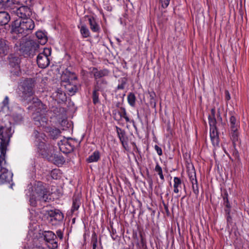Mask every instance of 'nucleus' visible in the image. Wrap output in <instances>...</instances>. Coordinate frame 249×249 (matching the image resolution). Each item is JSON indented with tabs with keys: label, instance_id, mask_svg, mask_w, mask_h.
<instances>
[{
	"label": "nucleus",
	"instance_id": "obj_22",
	"mask_svg": "<svg viewBox=\"0 0 249 249\" xmlns=\"http://www.w3.org/2000/svg\"><path fill=\"white\" fill-rule=\"evenodd\" d=\"M182 181L181 179L178 177H174V192L176 194H178L180 189L181 188Z\"/></svg>",
	"mask_w": 249,
	"mask_h": 249
},
{
	"label": "nucleus",
	"instance_id": "obj_37",
	"mask_svg": "<svg viewBox=\"0 0 249 249\" xmlns=\"http://www.w3.org/2000/svg\"><path fill=\"white\" fill-rule=\"evenodd\" d=\"M192 187L194 191V192L197 194L198 193V186L197 184V180L195 178V179H193L192 181Z\"/></svg>",
	"mask_w": 249,
	"mask_h": 249
},
{
	"label": "nucleus",
	"instance_id": "obj_36",
	"mask_svg": "<svg viewBox=\"0 0 249 249\" xmlns=\"http://www.w3.org/2000/svg\"><path fill=\"white\" fill-rule=\"evenodd\" d=\"M209 119V124L210 125V128H213V127H216V121L215 119V117L211 118L208 117Z\"/></svg>",
	"mask_w": 249,
	"mask_h": 249
},
{
	"label": "nucleus",
	"instance_id": "obj_14",
	"mask_svg": "<svg viewBox=\"0 0 249 249\" xmlns=\"http://www.w3.org/2000/svg\"><path fill=\"white\" fill-rule=\"evenodd\" d=\"M210 136L213 145L214 146H218L219 144V137L216 127L210 128Z\"/></svg>",
	"mask_w": 249,
	"mask_h": 249
},
{
	"label": "nucleus",
	"instance_id": "obj_44",
	"mask_svg": "<svg viewBox=\"0 0 249 249\" xmlns=\"http://www.w3.org/2000/svg\"><path fill=\"white\" fill-rule=\"evenodd\" d=\"M10 0H0V6H6L7 7V4Z\"/></svg>",
	"mask_w": 249,
	"mask_h": 249
},
{
	"label": "nucleus",
	"instance_id": "obj_41",
	"mask_svg": "<svg viewBox=\"0 0 249 249\" xmlns=\"http://www.w3.org/2000/svg\"><path fill=\"white\" fill-rule=\"evenodd\" d=\"M223 200H224V204L225 206L228 208H230L231 207L230 204L229 203L228 198V194H226L225 196L223 197Z\"/></svg>",
	"mask_w": 249,
	"mask_h": 249
},
{
	"label": "nucleus",
	"instance_id": "obj_12",
	"mask_svg": "<svg viewBox=\"0 0 249 249\" xmlns=\"http://www.w3.org/2000/svg\"><path fill=\"white\" fill-rule=\"evenodd\" d=\"M59 149L63 153H67L73 150V146L70 143L68 140L64 139L58 142Z\"/></svg>",
	"mask_w": 249,
	"mask_h": 249
},
{
	"label": "nucleus",
	"instance_id": "obj_23",
	"mask_svg": "<svg viewBox=\"0 0 249 249\" xmlns=\"http://www.w3.org/2000/svg\"><path fill=\"white\" fill-rule=\"evenodd\" d=\"M78 27L83 37L87 38L90 36L89 31L86 25L82 24L81 26H78Z\"/></svg>",
	"mask_w": 249,
	"mask_h": 249
},
{
	"label": "nucleus",
	"instance_id": "obj_55",
	"mask_svg": "<svg viewBox=\"0 0 249 249\" xmlns=\"http://www.w3.org/2000/svg\"><path fill=\"white\" fill-rule=\"evenodd\" d=\"M73 80H76L77 79V77L76 76L73 77Z\"/></svg>",
	"mask_w": 249,
	"mask_h": 249
},
{
	"label": "nucleus",
	"instance_id": "obj_5",
	"mask_svg": "<svg viewBox=\"0 0 249 249\" xmlns=\"http://www.w3.org/2000/svg\"><path fill=\"white\" fill-rule=\"evenodd\" d=\"M32 137L35 140V144L37 147L40 154L46 157L51 156L52 150L49 149L45 144L46 136L44 133L34 130Z\"/></svg>",
	"mask_w": 249,
	"mask_h": 249
},
{
	"label": "nucleus",
	"instance_id": "obj_42",
	"mask_svg": "<svg viewBox=\"0 0 249 249\" xmlns=\"http://www.w3.org/2000/svg\"><path fill=\"white\" fill-rule=\"evenodd\" d=\"M59 171L57 169L53 170L51 172V176L53 179H57L58 178L57 175Z\"/></svg>",
	"mask_w": 249,
	"mask_h": 249
},
{
	"label": "nucleus",
	"instance_id": "obj_39",
	"mask_svg": "<svg viewBox=\"0 0 249 249\" xmlns=\"http://www.w3.org/2000/svg\"><path fill=\"white\" fill-rule=\"evenodd\" d=\"M118 114L120 116V118H124L127 116L126 110L124 107H121L120 111L118 112Z\"/></svg>",
	"mask_w": 249,
	"mask_h": 249
},
{
	"label": "nucleus",
	"instance_id": "obj_43",
	"mask_svg": "<svg viewBox=\"0 0 249 249\" xmlns=\"http://www.w3.org/2000/svg\"><path fill=\"white\" fill-rule=\"evenodd\" d=\"M155 150L156 151L157 154L159 155V156H160L162 155V150L161 149L160 147L159 146H158L157 145H155Z\"/></svg>",
	"mask_w": 249,
	"mask_h": 249
},
{
	"label": "nucleus",
	"instance_id": "obj_9",
	"mask_svg": "<svg viewBox=\"0 0 249 249\" xmlns=\"http://www.w3.org/2000/svg\"><path fill=\"white\" fill-rule=\"evenodd\" d=\"M48 216V220L53 225H57L64 218L63 213L58 209L49 211Z\"/></svg>",
	"mask_w": 249,
	"mask_h": 249
},
{
	"label": "nucleus",
	"instance_id": "obj_32",
	"mask_svg": "<svg viewBox=\"0 0 249 249\" xmlns=\"http://www.w3.org/2000/svg\"><path fill=\"white\" fill-rule=\"evenodd\" d=\"M80 205V199L78 198H74L73 199L72 205L71 208V211L74 212L75 211L78 210Z\"/></svg>",
	"mask_w": 249,
	"mask_h": 249
},
{
	"label": "nucleus",
	"instance_id": "obj_48",
	"mask_svg": "<svg viewBox=\"0 0 249 249\" xmlns=\"http://www.w3.org/2000/svg\"><path fill=\"white\" fill-rule=\"evenodd\" d=\"M225 98L227 100H229L231 99L230 93L227 90L225 91Z\"/></svg>",
	"mask_w": 249,
	"mask_h": 249
},
{
	"label": "nucleus",
	"instance_id": "obj_46",
	"mask_svg": "<svg viewBox=\"0 0 249 249\" xmlns=\"http://www.w3.org/2000/svg\"><path fill=\"white\" fill-rule=\"evenodd\" d=\"M226 211V213L227 214V220L228 222H230V220H231V217L230 215V210H225Z\"/></svg>",
	"mask_w": 249,
	"mask_h": 249
},
{
	"label": "nucleus",
	"instance_id": "obj_21",
	"mask_svg": "<svg viewBox=\"0 0 249 249\" xmlns=\"http://www.w3.org/2000/svg\"><path fill=\"white\" fill-rule=\"evenodd\" d=\"M239 130L231 129L230 130V135L234 146L239 140Z\"/></svg>",
	"mask_w": 249,
	"mask_h": 249
},
{
	"label": "nucleus",
	"instance_id": "obj_1",
	"mask_svg": "<svg viewBox=\"0 0 249 249\" xmlns=\"http://www.w3.org/2000/svg\"><path fill=\"white\" fill-rule=\"evenodd\" d=\"M8 10L15 18L12 25V32L20 37L18 50L25 57H33L35 54L37 45L30 40L24 41V38L35 28L34 22L29 18L32 15V9L28 6H19L13 4L10 5ZM16 45L18 47L17 43Z\"/></svg>",
	"mask_w": 249,
	"mask_h": 249
},
{
	"label": "nucleus",
	"instance_id": "obj_15",
	"mask_svg": "<svg viewBox=\"0 0 249 249\" xmlns=\"http://www.w3.org/2000/svg\"><path fill=\"white\" fill-rule=\"evenodd\" d=\"M65 89L69 95H73L78 90V86L76 84H72L68 81L65 85Z\"/></svg>",
	"mask_w": 249,
	"mask_h": 249
},
{
	"label": "nucleus",
	"instance_id": "obj_53",
	"mask_svg": "<svg viewBox=\"0 0 249 249\" xmlns=\"http://www.w3.org/2000/svg\"><path fill=\"white\" fill-rule=\"evenodd\" d=\"M132 145H133V146H134V148H137V146H136V143H135V142H132Z\"/></svg>",
	"mask_w": 249,
	"mask_h": 249
},
{
	"label": "nucleus",
	"instance_id": "obj_19",
	"mask_svg": "<svg viewBox=\"0 0 249 249\" xmlns=\"http://www.w3.org/2000/svg\"><path fill=\"white\" fill-rule=\"evenodd\" d=\"M92 72L96 80L97 79L106 76L108 74V71L106 69L98 71L96 68H93Z\"/></svg>",
	"mask_w": 249,
	"mask_h": 249
},
{
	"label": "nucleus",
	"instance_id": "obj_13",
	"mask_svg": "<svg viewBox=\"0 0 249 249\" xmlns=\"http://www.w3.org/2000/svg\"><path fill=\"white\" fill-rule=\"evenodd\" d=\"M7 9L8 12H0V26L7 24L10 21L11 18L13 17L7 8Z\"/></svg>",
	"mask_w": 249,
	"mask_h": 249
},
{
	"label": "nucleus",
	"instance_id": "obj_35",
	"mask_svg": "<svg viewBox=\"0 0 249 249\" xmlns=\"http://www.w3.org/2000/svg\"><path fill=\"white\" fill-rule=\"evenodd\" d=\"M155 171L157 172H158V175H159L160 178L161 180H164V176H163V174H162V169H161V167L159 165V164L158 163L157 164V165H156V166L155 167Z\"/></svg>",
	"mask_w": 249,
	"mask_h": 249
},
{
	"label": "nucleus",
	"instance_id": "obj_49",
	"mask_svg": "<svg viewBox=\"0 0 249 249\" xmlns=\"http://www.w3.org/2000/svg\"><path fill=\"white\" fill-rule=\"evenodd\" d=\"M124 88V83H122L121 84H119L117 86V89H123Z\"/></svg>",
	"mask_w": 249,
	"mask_h": 249
},
{
	"label": "nucleus",
	"instance_id": "obj_59",
	"mask_svg": "<svg viewBox=\"0 0 249 249\" xmlns=\"http://www.w3.org/2000/svg\"><path fill=\"white\" fill-rule=\"evenodd\" d=\"M14 38H16V39H18V38H17V36H14Z\"/></svg>",
	"mask_w": 249,
	"mask_h": 249
},
{
	"label": "nucleus",
	"instance_id": "obj_18",
	"mask_svg": "<svg viewBox=\"0 0 249 249\" xmlns=\"http://www.w3.org/2000/svg\"><path fill=\"white\" fill-rule=\"evenodd\" d=\"M229 125L230 130H239L240 127L239 121L238 119L234 116H231L230 117Z\"/></svg>",
	"mask_w": 249,
	"mask_h": 249
},
{
	"label": "nucleus",
	"instance_id": "obj_38",
	"mask_svg": "<svg viewBox=\"0 0 249 249\" xmlns=\"http://www.w3.org/2000/svg\"><path fill=\"white\" fill-rule=\"evenodd\" d=\"M170 0H160V3L162 8H166L169 4Z\"/></svg>",
	"mask_w": 249,
	"mask_h": 249
},
{
	"label": "nucleus",
	"instance_id": "obj_10",
	"mask_svg": "<svg viewBox=\"0 0 249 249\" xmlns=\"http://www.w3.org/2000/svg\"><path fill=\"white\" fill-rule=\"evenodd\" d=\"M45 240L48 243V247L51 249H54L58 246L55 240L56 235L52 231H45L43 233Z\"/></svg>",
	"mask_w": 249,
	"mask_h": 249
},
{
	"label": "nucleus",
	"instance_id": "obj_51",
	"mask_svg": "<svg viewBox=\"0 0 249 249\" xmlns=\"http://www.w3.org/2000/svg\"><path fill=\"white\" fill-rule=\"evenodd\" d=\"M127 145V143L125 142H124V145H123V146L124 147V148L125 150H127V147H126Z\"/></svg>",
	"mask_w": 249,
	"mask_h": 249
},
{
	"label": "nucleus",
	"instance_id": "obj_45",
	"mask_svg": "<svg viewBox=\"0 0 249 249\" xmlns=\"http://www.w3.org/2000/svg\"><path fill=\"white\" fill-rule=\"evenodd\" d=\"M57 236L60 239H62L63 237V234L61 231L58 230L56 231Z\"/></svg>",
	"mask_w": 249,
	"mask_h": 249
},
{
	"label": "nucleus",
	"instance_id": "obj_33",
	"mask_svg": "<svg viewBox=\"0 0 249 249\" xmlns=\"http://www.w3.org/2000/svg\"><path fill=\"white\" fill-rule=\"evenodd\" d=\"M13 118L14 121L17 124H20L23 121V117L22 115L18 113H14L13 115Z\"/></svg>",
	"mask_w": 249,
	"mask_h": 249
},
{
	"label": "nucleus",
	"instance_id": "obj_34",
	"mask_svg": "<svg viewBox=\"0 0 249 249\" xmlns=\"http://www.w3.org/2000/svg\"><path fill=\"white\" fill-rule=\"evenodd\" d=\"M54 162L58 165H62L65 162V160L62 156H54Z\"/></svg>",
	"mask_w": 249,
	"mask_h": 249
},
{
	"label": "nucleus",
	"instance_id": "obj_7",
	"mask_svg": "<svg viewBox=\"0 0 249 249\" xmlns=\"http://www.w3.org/2000/svg\"><path fill=\"white\" fill-rule=\"evenodd\" d=\"M13 176V173L6 168L5 155H0V182L10 183Z\"/></svg>",
	"mask_w": 249,
	"mask_h": 249
},
{
	"label": "nucleus",
	"instance_id": "obj_24",
	"mask_svg": "<svg viewBox=\"0 0 249 249\" xmlns=\"http://www.w3.org/2000/svg\"><path fill=\"white\" fill-rule=\"evenodd\" d=\"M100 154L98 150H95L90 156L87 159V161L89 163L97 162L100 159Z\"/></svg>",
	"mask_w": 249,
	"mask_h": 249
},
{
	"label": "nucleus",
	"instance_id": "obj_57",
	"mask_svg": "<svg viewBox=\"0 0 249 249\" xmlns=\"http://www.w3.org/2000/svg\"><path fill=\"white\" fill-rule=\"evenodd\" d=\"M117 41H118V42H121L120 39H119V38H117Z\"/></svg>",
	"mask_w": 249,
	"mask_h": 249
},
{
	"label": "nucleus",
	"instance_id": "obj_52",
	"mask_svg": "<svg viewBox=\"0 0 249 249\" xmlns=\"http://www.w3.org/2000/svg\"><path fill=\"white\" fill-rule=\"evenodd\" d=\"M124 119H125V120L126 121V122H130V120L127 116L126 117H124Z\"/></svg>",
	"mask_w": 249,
	"mask_h": 249
},
{
	"label": "nucleus",
	"instance_id": "obj_8",
	"mask_svg": "<svg viewBox=\"0 0 249 249\" xmlns=\"http://www.w3.org/2000/svg\"><path fill=\"white\" fill-rule=\"evenodd\" d=\"M51 54V49L45 48L44 49L43 52L37 55L36 62L39 68L44 69L49 65Z\"/></svg>",
	"mask_w": 249,
	"mask_h": 249
},
{
	"label": "nucleus",
	"instance_id": "obj_28",
	"mask_svg": "<svg viewBox=\"0 0 249 249\" xmlns=\"http://www.w3.org/2000/svg\"><path fill=\"white\" fill-rule=\"evenodd\" d=\"M36 37L39 40L40 44H44L47 41V37L45 34L41 31L36 32Z\"/></svg>",
	"mask_w": 249,
	"mask_h": 249
},
{
	"label": "nucleus",
	"instance_id": "obj_11",
	"mask_svg": "<svg viewBox=\"0 0 249 249\" xmlns=\"http://www.w3.org/2000/svg\"><path fill=\"white\" fill-rule=\"evenodd\" d=\"M19 59L17 57L11 56L9 58V64L11 66L15 68L14 70L11 71V73L13 75L19 76L21 71L19 66Z\"/></svg>",
	"mask_w": 249,
	"mask_h": 249
},
{
	"label": "nucleus",
	"instance_id": "obj_27",
	"mask_svg": "<svg viewBox=\"0 0 249 249\" xmlns=\"http://www.w3.org/2000/svg\"><path fill=\"white\" fill-rule=\"evenodd\" d=\"M107 84V82L105 79H102L101 81L96 80L95 88H99V90H103L105 89Z\"/></svg>",
	"mask_w": 249,
	"mask_h": 249
},
{
	"label": "nucleus",
	"instance_id": "obj_4",
	"mask_svg": "<svg viewBox=\"0 0 249 249\" xmlns=\"http://www.w3.org/2000/svg\"><path fill=\"white\" fill-rule=\"evenodd\" d=\"M34 81L32 79H26L20 83L18 87V97L22 102L29 101L34 94Z\"/></svg>",
	"mask_w": 249,
	"mask_h": 249
},
{
	"label": "nucleus",
	"instance_id": "obj_40",
	"mask_svg": "<svg viewBox=\"0 0 249 249\" xmlns=\"http://www.w3.org/2000/svg\"><path fill=\"white\" fill-rule=\"evenodd\" d=\"M50 132L53 138H55L60 133V130L57 128L53 129Z\"/></svg>",
	"mask_w": 249,
	"mask_h": 249
},
{
	"label": "nucleus",
	"instance_id": "obj_17",
	"mask_svg": "<svg viewBox=\"0 0 249 249\" xmlns=\"http://www.w3.org/2000/svg\"><path fill=\"white\" fill-rule=\"evenodd\" d=\"M9 50L8 42L2 38H0V56L6 55Z\"/></svg>",
	"mask_w": 249,
	"mask_h": 249
},
{
	"label": "nucleus",
	"instance_id": "obj_58",
	"mask_svg": "<svg viewBox=\"0 0 249 249\" xmlns=\"http://www.w3.org/2000/svg\"><path fill=\"white\" fill-rule=\"evenodd\" d=\"M165 209H166V210L167 211H168V209H167V207L166 206H165Z\"/></svg>",
	"mask_w": 249,
	"mask_h": 249
},
{
	"label": "nucleus",
	"instance_id": "obj_31",
	"mask_svg": "<svg viewBox=\"0 0 249 249\" xmlns=\"http://www.w3.org/2000/svg\"><path fill=\"white\" fill-rule=\"evenodd\" d=\"M56 97V98L58 99H60L61 101H63L65 99V95L64 92L60 89H57V90L53 93Z\"/></svg>",
	"mask_w": 249,
	"mask_h": 249
},
{
	"label": "nucleus",
	"instance_id": "obj_29",
	"mask_svg": "<svg viewBox=\"0 0 249 249\" xmlns=\"http://www.w3.org/2000/svg\"><path fill=\"white\" fill-rule=\"evenodd\" d=\"M99 88H94V89L92 92V101L94 105H96L98 104L99 102Z\"/></svg>",
	"mask_w": 249,
	"mask_h": 249
},
{
	"label": "nucleus",
	"instance_id": "obj_30",
	"mask_svg": "<svg viewBox=\"0 0 249 249\" xmlns=\"http://www.w3.org/2000/svg\"><path fill=\"white\" fill-rule=\"evenodd\" d=\"M127 101L129 105L132 107L135 106L136 97L134 93H129L127 96Z\"/></svg>",
	"mask_w": 249,
	"mask_h": 249
},
{
	"label": "nucleus",
	"instance_id": "obj_16",
	"mask_svg": "<svg viewBox=\"0 0 249 249\" xmlns=\"http://www.w3.org/2000/svg\"><path fill=\"white\" fill-rule=\"evenodd\" d=\"M32 0H12V2H9L7 3V8L8 9L10 5L13 4L15 5H18L19 6H29L31 5Z\"/></svg>",
	"mask_w": 249,
	"mask_h": 249
},
{
	"label": "nucleus",
	"instance_id": "obj_3",
	"mask_svg": "<svg viewBox=\"0 0 249 249\" xmlns=\"http://www.w3.org/2000/svg\"><path fill=\"white\" fill-rule=\"evenodd\" d=\"M30 102L33 103V105L30 107L35 110L32 115L35 124L38 127H46L48 123L46 106L37 98H33Z\"/></svg>",
	"mask_w": 249,
	"mask_h": 249
},
{
	"label": "nucleus",
	"instance_id": "obj_60",
	"mask_svg": "<svg viewBox=\"0 0 249 249\" xmlns=\"http://www.w3.org/2000/svg\"><path fill=\"white\" fill-rule=\"evenodd\" d=\"M115 119L117 120V119L116 118V117H115Z\"/></svg>",
	"mask_w": 249,
	"mask_h": 249
},
{
	"label": "nucleus",
	"instance_id": "obj_25",
	"mask_svg": "<svg viewBox=\"0 0 249 249\" xmlns=\"http://www.w3.org/2000/svg\"><path fill=\"white\" fill-rule=\"evenodd\" d=\"M116 129L118 136L122 144L124 145V140L125 136V131L117 126H116Z\"/></svg>",
	"mask_w": 249,
	"mask_h": 249
},
{
	"label": "nucleus",
	"instance_id": "obj_56",
	"mask_svg": "<svg viewBox=\"0 0 249 249\" xmlns=\"http://www.w3.org/2000/svg\"><path fill=\"white\" fill-rule=\"evenodd\" d=\"M132 122H133V126H134V127L135 128H136V126H135V124H134V122L133 121H132Z\"/></svg>",
	"mask_w": 249,
	"mask_h": 249
},
{
	"label": "nucleus",
	"instance_id": "obj_54",
	"mask_svg": "<svg viewBox=\"0 0 249 249\" xmlns=\"http://www.w3.org/2000/svg\"><path fill=\"white\" fill-rule=\"evenodd\" d=\"M14 185V184L13 183H11L10 184V188H11V189H13V186Z\"/></svg>",
	"mask_w": 249,
	"mask_h": 249
},
{
	"label": "nucleus",
	"instance_id": "obj_6",
	"mask_svg": "<svg viewBox=\"0 0 249 249\" xmlns=\"http://www.w3.org/2000/svg\"><path fill=\"white\" fill-rule=\"evenodd\" d=\"M12 128L10 126L0 127V155H6L7 146L12 136Z\"/></svg>",
	"mask_w": 249,
	"mask_h": 249
},
{
	"label": "nucleus",
	"instance_id": "obj_47",
	"mask_svg": "<svg viewBox=\"0 0 249 249\" xmlns=\"http://www.w3.org/2000/svg\"><path fill=\"white\" fill-rule=\"evenodd\" d=\"M211 114L209 116V117L213 118L215 117V110L214 108H212L211 110Z\"/></svg>",
	"mask_w": 249,
	"mask_h": 249
},
{
	"label": "nucleus",
	"instance_id": "obj_26",
	"mask_svg": "<svg viewBox=\"0 0 249 249\" xmlns=\"http://www.w3.org/2000/svg\"><path fill=\"white\" fill-rule=\"evenodd\" d=\"M9 99L6 96L1 103V110L4 112H8L9 111Z\"/></svg>",
	"mask_w": 249,
	"mask_h": 249
},
{
	"label": "nucleus",
	"instance_id": "obj_20",
	"mask_svg": "<svg viewBox=\"0 0 249 249\" xmlns=\"http://www.w3.org/2000/svg\"><path fill=\"white\" fill-rule=\"evenodd\" d=\"M88 20L91 31L96 33L99 32L100 28L96 19L93 17H90Z\"/></svg>",
	"mask_w": 249,
	"mask_h": 249
},
{
	"label": "nucleus",
	"instance_id": "obj_2",
	"mask_svg": "<svg viewBox=\"0 0 249 249\" xmlns=\"http://www.w3.org/2000/svg\"><path fill=\"white\" fill-rule=\"evenodd\" d=\"M26 195L29 196L30 204L33 206H36L38 203L48 202L51 199L49 192L40 181L36 182L30 187Z\"/></svg>",
	"mask_w": 249,
	"mask_h": 249
},
{
	"label": "nucleus",
	"instance_id": "obj_50",
	"mask_svg": "<svg viewBox=\"0 0 249 249\" xmlns=\"http://www.w3.org/2000/svg\"><path fill=\"white\" fill-rule=\"evenodd\" d=\"M97 241L96 239L95 240H94L93 242V243H92V249H96V246H97Z\"/></svg>",
	"mask_w": 249,
	"mask_h": 249
}]
</instances>
